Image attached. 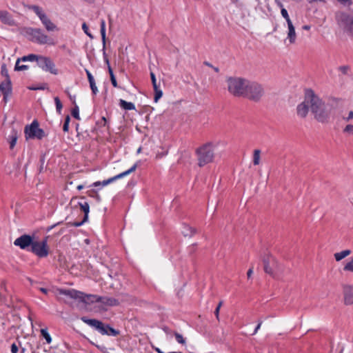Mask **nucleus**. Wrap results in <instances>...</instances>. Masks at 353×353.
Here are the masks:
<instances>
[{
	"label": "nucleus",
	"mask_w": 353,
	"mask_h": 353,
	"mask_svg": "<svg viewBox=\"0 0 353 353\" xmlns=\"http://www.w3.org/2000/svg\"><path fill=\"white\" fill-rule=\"evenodd\" d=\"M263 93L264 91L261 85L254 81H248L244 97H247L254 101H259L263 95Z\"/></svg>",
	"instance_id": "1a4fd4ad"
},
{
	"label": "nucleus",
	"mask_w": 353,
	"mask_h": 353,
	"mask_svg": "<svg viewBox=\"0 0 353 353\" xmlns=\"http://www.w3.org/2000/svg\"><path fill=\"white\" fill-rule=\"evenodd\" d=\"M339 70L343 74H347L350 67L348 65H342L339 68Z\"/></svg>",
	"instance_id": "37998d69"
},
{
	"label": "nucleus",
	"mask_w": 353,
	"mask_h": 353,
	"mask_svg": "<svg viewBox=\"0 0 353 353\" xmlns=\"http://www.w3.org/2000/svg\"><path fill=\"white\" fill-rule=\"evenodd\" d=\"M37 64L45 72H48L54 75L59 74V70L56 68L53 61L48 57L39 55Z\"/></svg>",
	"instance_id": "9b49d317"
},
{
	"label": "nucleus",
	"mask_w": 353,
	"mask_h": 353,
	"mask_svg": "<svg viewBox=\"0 0 353 353\" xmlns=\"http://www.w3.org/2000/svg\"><path fill=\"white\" fill-rule=\"evenodd\" d=\"M137 168V164H134L133 166H132L129 170L125 171V172H123L122 173H120L113 177H111L108 179H106V180H104L102 182L101 181H96L94 183H93L92 184L91 186L92 187H98V186H100V185H102V186H105V185H108V184L115 181L117 179H119L123 176H125L127 175H128L129 174L134 172L136 170Z\"/></svg>",
	"instance_id": "ddd939ff"
},
{
	"label": "nucleus",
	"mask_w": 353,
	"mask_h": 353,
	"mask_svg": "<svg viewBox=\"0 0 353 353\" xmlns=\"http://www.w3.org/2000/svg\"><path fill=\"white\" fill-rule=\"evenodd\" d=\"M83 188V185H79L77 186V190H82Z\"/></svg>",
	"instance_id": "e2e57ef3"
},
{
	"label": "nucleus",
	"mask_w": 353,
	"mask_h": 353,
	"mask_svg": "<svg viewBox=\"0 0 353 353\" xmlns=\"http://www.w3.org/2000/svg\"><path fill=\"white\" fill-rule=\"evenodd\" d=\"M34 238L28 234H23L16 239L14 245L19 246L22 250H28L31 248Z\"/></svg>",
	"instance_id": "2eb2a0df"
},
{
	"label": "nucleus",
	"mask_w": 353,
	"mask_h": 353,
	"mask_svg": "<svg viewBox=\"0 0 353 353\" xmlns=\"http://www.w3.org/2000/svg\"><path fill=\"white\" fill-rule=\"evenodd\" d=\"M288 25V31H287V37L286 41H288L289 44H294L296 41L297 35L296 33L294 26L293 25L292 21H288L287 23Z\"/></svg>",
	"instance_id": "a211bd4d"
},
{
	"label": "nucleus",
	"mask_w": 353,
	"mask_h": 353,
	"mask_svg": "<svg viewBox=\"0 0 353 353\" xmlns=\"http://www.w3.org/2000/svg\"><path fill=\"white\" fill-rule=\"evenodd\" d=\"M344 270L353 272V256L352 257L351 260L345 265Z\"/></svg>",
	"instance_id": "4c0bfd02"
},
{
	"label": "nucleus",
	"mask_w": 353,
	"mask_h": 353,
	"mask_svg": "<svg viewBox=\"0 0 353 353\" xmlns=\"http://www.w3.org/2000/svg\"><path fill=\"white\" fill-rule=\"evenodd\" d=\"M261 324H262V321H259L258 325H256V328H255V330H254V332L252 334V335H254V334H256L257 333L258 330L260 329V327L261 326Z\"/></svg>",
	"instance_id": "8fccbe9b"
},
{
	"label": "nucleus",
	"mask_w": 353,
	"mask_h": 353,
	"mask_svg": "<svg viewBox=\"0 0 353 353\" xmlns=\"http://www.w3.org/2000/svg\"><path fill=\"white\" fill-rule=\"evenodd\" d=\"M337 23L345 30H353V17L345 14L339 13L336 15Z\"/></svg>",
	"instance_id": "4468645a"
},
{
	"label": "nucleus",
	"mask_w": 353,
	"mask_h": 353,
	"mask_svg": "<svg viewBox=\"0 0 353 353\" xmlns=\"http://www.w3.org/2000/svg\"><path fill=\"white\" fill-rule=\"evenodd\" d=\"M70 121V117L69 115H67L65 119V121H64L63 126V130L65 132H68Z\"/></svg>",
	"instance_id": "c9c22d12"
},
{
	"label": "nucleus",
	"mask_w": 353,
	"mask_h": 353,
	"mask_svg": "<svg viewBox=\"0 0 353 353\" xmlns=\"http://www.w3.org/2000/svg\"><path fill=\"white\" fill-rule=\"evenodd\" d=\"M215 148L216 144L212 142H208L196 150L199 167H203L213 161Z\"/></svg>",
	"instance_id": "7ed1b4c3"
},
{
	"label": "nucleus",
	"mask_w": 353,
	"mask_h": 353,
	"mask_svg": "<svg viewBox=\"0 0 353 353\" xmlns=\"http://www.w3.org/2000/svg\"><path fill=\"white\" fill-rule=\"evenodd\" d=\"M81 320L89 326L94 328L102 335L117 336L119 334V330H115L108 324H104L99 320L88 319L86 316H82Z\"/></svg>",
	"instance_id": "20e7f679"
},
{
	"label": "nucleus",
	"mask_w": 353,
	"mask_h": 353,
	"mask_svg": "<svg viewBox=\"0 0 353 353\" xmlns=\"http://www.w3.org/2000/svg\"><path fill=\"white\" fill-rule=\"evenodd\" d=\"M58 292L59 294L65 295L74 299H78L85 303H88L89 301H96L108 306H116L119 304V301L114 298L87 295L74 289H59Z\"/></svg>",
	"instance_id": "f257e3e1"
},
{
	"label": "nucleus",
	"mask_w": 353,
	"mask_h": 353,
	"mask_svg": "<svg viewBox=\"0 0 353 353\" xmlns=\"http://www.w3.org/2000/svg\"><path fill=\"white\" fill-rule=\"evenodd\" d=\"M212 69L214 70V72H219V68H217V67L212 66Z\"/></svg>",
	"instance_id": "bf43d9fd"
},
{
	"label": "nucleus",
	"mask_w": 353,
	"mask_h": 353,
	"mask_svg": "<svg viewBox=\"0 0 353 353\" xmlns=\"http://www.w3.org/2000/svg\"><path fill=\"white\" fill-rule=\"evenodd\" d=\"M41 334L43 336V337L46 339V343L48 344H50L52 342V338L49 333L48 332L47 329H41Z\"/></svg>",
	"instance_id": "c756f323"
},
{
	"label": "nucleus",
	"mask_w": 353,
	"mask_h": 353,
	"mask_svg": "<svg viewBox=\"0 0 353 353\" xmlns=\"http://www.w3.org/2000/svg\"><path fill=\"white\" fill-rule=\"evenodd\" d=\"M89 83H90V88L92 90V94H94V95L97 94L98 93L99 90H98V88H97V87L96 85L95 80L93 81L92 82V81L89 82Z\"/></svg>",
	"instance_id": "ea45409f"
},
{
	"label": "nucleus",
	"mask_w": 353,
	"mask_h": 353,
	"mask_svg": "<svg viewBox=\"0 0 353 353\" xmlns=\"http://www.w3.org/2000/svg\"><path fill=\"white\" fill-rule=\"evenodd\" d=\"M54 102L56 105L57 111L60 114L63 108V105L58 97H54Z\"/></svg>",
	"instance_id": "72a5a7b5"
},
{
	"label": "nucleus",
	"mask_w": 353,
	"mask_h": 353,
	"mask_svg": "<svg viewBox=\"0 0 353 353\" xmlns=\"http://www.w3.org/2000/svg\"><path fill=\"white\" fill-rule=\"evenodd\" d=\"M73 105H74V108L72 110V115L76 119L80 120L79 107L76 103V101H74V100L73 101Z\"/></svg>",
	"instance_id": "c85d7f7f"
},
{
	"label": "nucleus",
	"mask_w": 353,
	"mask_h": 353,
	"mask_svg": "<svg viewBox=\"0 0 353 353\" xmlns=\"http://www.w3.org/2000/svg\"><path fill=\"white\" fill-rule=\"evenodd\" d=\"M0 21L6 25L12 26L14 24V21L11 14L6 10H0Z\"/></svg>",
	"instance_id": "aec40b11"
},
{
	"label": "nucleus",
	"mask_w": 353,
	"mask_h": 353,
	"mask_svg": "<svg viewBox=\"0 0 353 353\" xmlns=\"http://www.w3.org/2000/svg\"><path fill=\"white\" fill-rule=\"evenodd\" d=\"M343 300L345 305H353V285H343Z\"/></svg>",
	"instance_id": "f3484780"
},
{
	"label": "nucleus",
	"mask_w": 353,
	"mask_h": 353,
	"mask_svg": "<svg viewBox=\"0 0 353 353\" xmlns=\"http://www.w3.org/2000/svg\"><path fill=\"white\" fill-rule=\"evenodd\" d=\"M79 205L80 206L81 210L84 212V221H87L88 218V213L90 212V206L88 203L87 202H79Z\"/></svg>",
	"instance_id": "393cba45"
},
{
	"label": "nucleus",
	"mask_w": 353,
	"mask_h": 353,
	"mask_svg": "<svg viewBox=\"0 0 353 353\" xmlns=\"http://www.w3.org/2000/svg\"><path fill=\"white\" fill-rule=\"evenodd\" d=\"M222 305H223V301H221L219 303V304H218L217 307H219V308L220 309V308H221V307L222 306Z\"/></svg>",
	"instance_id": "0e129e2a"
},
{
	"label": "nucleus",
	"mask_w": 353,
	"mask_h": 353,
	"mask_svg": "<svg viewBox=\"0 0 353 353\" xmlns=\"http://www.w3.org/2000/svg\"><path fill=\"white\" fill-rule=\"evenodd\" d=\"M48 236H46L41 241L34 240L32 242L31 248L28 249L39 258H45L49 254V246L48 245Z\"/></svg>",
	"instance_id": "9d476101"
},
{
	"label": "nucleus",
	"mask_w": 353,
	"mask_h": 353,
	"mask_svg": "<svg viewBox=\"0 0 353 353\" xmlns=\"http://www.w3.org/2000/svg\"><path fill=\"white\" fill-rule=\"evenodd\" d=\"M204 64L208 65V66H209V67H210V68H212V66H213L212 64H210L209 62H207V61H205Z\"/></svg>",
	"instance_id": "052dcab7"
},
{
	"label": "nucleus",
	"mask_w": 353,
	"mask_h": 353,
	"mask_svg": "<svg viewBox=\"0 0 353 353\" xmlns=\"http://www.w3.org/2000/svg\"><path fill=\"white\" fill-rule=\"evenodd\" d=\"M32 10L37 14V15L39 17L40 20H41V18L43 19V16H46V14H44L41 11V9L39 6H33Z\"/></svg>",
	"instance_id": "473e14b6"
},
{
	"label": "nucleus",
	"mask_w": 353,
	"mask_h": 353,
	"mask_svg": "<svg viewBox=\"0 0 353 353\" xmlns=\"http://www.w3.org/2000/svg\"><path fill=\"white\" fill-rule=\"evenodd\" d=\"M281 14L282 17L285 19L287 23L288 21H292V20L290 19V16L288 13V11L285 8H282V9L281 10Z\"/></svg>",
	"instance_id": "e433bc0d"
},
{
	"label": "nucleus",
	"mask_w": 353,
	"mask_h": 353,
	"mask_svg": "<svg viewBox=\"0 0 353 353\" xmlns=\"http://www.w3.org/2000/svg\"><path fill=\"white\" fill-rule=\"evenodd\" d=\"M21 61L19 60V59L17 60L16 61V64H15V67H14V70H17V71H22V70H26L27 69H28V65H20V62Z\"/></svg>",
	"instance_id": "7c9ffc66"
},
{
	"label": "nucleus",
	"mask_w": 353,
	"mask_h": 353,
	"mask_svg": "<svg viewBox=\"0 0 353 353\" xmlns=\"http://www.w3.org/2000/svg\"><path fill=\"white\" fill-rule=\"evenodd\" d=\"M141 148H139L138 149V150H137V152H138V153H140V152H141Z\"/></svg>",
	"instance_id": "338daca9"
},
{
	"label": "nucleus",
	"mask_w": 353,
	"mask_h": 353,
	"mask_svg": "<svg viewBox=\"0 0 353 353\" xmlns=\"http://www.w3.org/2000/svg\"><path fill=\"white\" fill-rule=\"evenodd\" d=\"M303 29L305 30H309L310 29V26L309 25H305L303 26Z\"/></svg>",
	"instance_id": "4d7b16f0"
},
{
	"label": "nucleus",
	"mask_w": 353,
	"mask_h": 353,
	"mask_svg": "<svg viewBox=\"0 0 353 353\" xmlns=\"http://www.w3.org/2000/svg\"><path fill=\"white\" fill-rule=\"evenodd\" d=\"M100 25H101L100 32H101L102 43H103V50H103V59L108 66V72L110 74L111 83L114 88H117L118 87L117 81L116 80L115 76L113 73L112 69L110 64L109 59H108L107 54L105 52L106 36H105V22L104 19L101 20Z\"/></svg>",
	"instance_id": "6e6552de"
},
{
	"label": "nucleus",
	"mask_w": 353,
	"mask_h": 353,
	"mask_svg": "<svg viewBox=\"0 0 353 353\" xmlns=\"http://www.w3.org/2000/svg\"><path fill=\"white\" fill-rule=\"evenodd\" d=\"M39 57V55H37L35 54H30L28 55L23 56L21 58H19V59L22 61L23 62H26V61H36V62H37Z\"/></svg>",
	"instance_id": "bb28decb"
},
{
	"label": "nucleus",
	"mask_w": 353,
	"mask_h": 353,
	"mask_svg": "<svg viewBox=\"0 0 353 353\" xmlns=\"http://www.w3.org/2000/svg\"><path fill=\"white\" fill-rule=\"evenodd\" d=\"M40 291L42 292L44 294H47V292H48V290L46 289V288H40Z\"/></svg>",
	"instance_id": "13d9d810"
},
{
	"label": "nucleus",
	"mask_w": 353,
	"mask_h": 353,
	"mask_svg": "<svg viewBox=\"0 0 353 353\" xmlns=\"http://www.w3.org/2000/svg\"><path fill=\"white\" fill-rule=\"evenodd\" d=\"M1 73L3 76L6 77V79H10L6 65H3L1 66Z\"/></svg>",
	"instance_id": "79ce46f5"
},
{
	"label": "nucleus",
	"mask_w": 353,
	"mask_h": 353,
	"mask_svg": "<svg viewBox=\"0 0 353 353\" xmlns=\"http://www.w3.org/2000/svg\"><path fill=\"white\" fill-rule=\"evenodd\" d=\"M261 160V150L256 149L253 152V164L258 165L260 163Z\"/></svg>",
	"instance_id": "cd10ccee"
},
{
	"label": "nucleus",
	"mask_w": 353,
	"mask_h": 353,
	"mask_svg": "<svg viewBox=\"0 0 353 353\" xmlns=\"http://www.w3.org/2000/svg\"><path fill=\"white\" fill-rule=\"evenodd\" d=\"M25 134L26 139L37 138L41 139L44 137V132L42 129L39 128L37 121L34 120L29 126L25 128Z\"/></svg>",
	"instance_id": "f8f14e48"
},
{
	"label": "nucleus",
	"mask_w": 353,
	"mask_h": 353,
	"mask_svg": "<svg viewBox=\"0 0 353 353\" xmlns=\"http://www.w3.org/2000/svg\"><path fill=\"white\" fill-rule=\"evenodd\" d=\"M309 108H310V102L307 90L305 93L304 101L297 105L296 113L298 116L301 118H305L309 112Z\"/></svg>",
	"instance_id": "dca6fc26"
},
{
	"label": "nucleus",
	"mask_w": 353,
	"mask_h": 353,
	"mask_svg": "<svg viewBox=\"0 0 353 353\" xmlns=\"http://www.w3.org/2000/svg\"><path fill=\"white\" fill-rule=\"evenodd\" d=\"M82 29L83 30V32L91 39L93 38L92 35L91 34V33L89 32L88 30V27L87 26V24L85 23H83L82 24Z\"/></svg>",
	"instance_id": "a18cd8bd"
},
{
	"label": "nucleus",
	"mask_w": 353,
	"mask_h": 353,
	"mask_svg": "<svg viewBox=\"0 0 353 353\" xmlns=\"http://www.w3.org/2000/svg\"><path fill=\"white\" fill-rule=\"evenodd\" d=\"M18 139V133L16 130H12L11 134L8 136V140L10 141V148L13 149L15 146L17 140Z\"/></svg>",
	"instance_id": "4be33fe9"
},
{
	"label": "nucleus",
	"mask_w": 353,
	"mask_h": 353,
	"mask_svg": "<svg viewBox=\"0 0 353 353\" xmlns=\"http://www.w3.org/2000/svg\"><path fill=\"white\" fill-rule=\"evenodd\" d=\"M219 310H220V309L219 308V307H216V308L215 309V311H214V314H215L217 320H219Z\"/></svg>",
	"instance_id": "3c124183"
},
{
	"label": "nucleus",
	"mask_w": 353,
	"mask_h": 353,
	"mask_svg": "<svg viewBox=\"0 0 353 353\" xmlns=\"http://www.w3.org/2000/svg\"><path fill=\"white\" fill-rule=\"evenodd\" d=\"M41 21L44 26L46 30L48 32L58 31L59 28L57 26L52 22V21L46 16H43V19L41 18Z\"/></svg>",
	"instance_id": "412c9836"
},
{
	"label": "nucleus",
	"mask_w": 353,
	"mask_h": 353,
	"mask_svg": "<svg viewBox=\"0 0 353 353\" xmlns=\"http://www.w3.org/2000/svg\"><path fill=\"white\" fill-rule=\"evenodd\" d=\"M31 90H37L38 88H30Z\"/></svg>",
	"instance_id": "774afa93"
},
{
	"label": "nucleus",
	"mask_w": 353,
	"mask_h": 353,
	"mask_svg": "<svg viewBox=\"0 0 353 353\" xmlns=\"http://www.w3.org/2000/svg\"><path fill=\"white\" fill-rule=\"evenodd\" d=\"M352 119H353V112L352 111H350L349 112V114H348V117L347 118H345V119L347 121H349L350 120H351Z\"/></svg>",
	"instance_id": "603ef678"
},
{
	"label": "nucleus",
	"mask_w": 353,
	"mask_h": 353,
	"mask_svg": "<svg viewBox=\"0 0 353 353\" xmlns=\"http://www.w3.org/2000/svg\"><path fill=\"white\" fill-rule=\"evenodd\" d=\"M154 102H157L159 99L162 97L163 95V92L162 90L159 88H157V89H154Z\"/></svg>",
	"instance_id": "2f4dec72"
},
{
	"label": "nucleus",
	"mask_w": 353,
	"mask_h": 353,
	"mask_svg": "<svg viewBox=\"0 0 353 353\" xmlns=\"http://www.w3.org/2000/svg\"><path fill=\"white\" fill-rule=\"evenodd\" d=\"M18 350H19V348L17 347V345H16V343H12L11 345V352L12 353H17L18 352Z\"/></svg>",
	"instance_id": "09e8293b"
},
{
	"label": "nucleus",
	"mask_w": 353,
	"mask_h": 353,
	"mask_svg": "<svg viewBox=\"0 0 353 353\" xmlns=\"http://www.w3.org/2000/svg\"><path fill=\"white\" fill-rule=\"evenodd\" d=\"M86 221H84V219H83L82 221L81 222H73V223H68V225H70V226H74V227H79L81 226V225H83V223L84 222H85Z\"/></svg>",
	"instance_id": "de8ad7c7"
},
{
	"label": "nucleus",
	"mask_w": 353,
	"mask_h": 353,
	"mask_svg": "<svg viewBox=\"0 0 353 353\" xmlns=\"http://www.w3.org/2000/svg\"><path fill=\"white\" fill-rule=\"evenodd\" d=\"M232 1L234 3L237 4V3L239 2V0H232Z\"/></svg>",
	"instance_id": "69168bd1"
},
{
	"label": "nucleus",
	"mask_w": 353,
	"mask_h": 353,
	"mask_svg": "<svg viewBox=\"0 0 353 353\" xmlns=\"http://www.w3.org/2000/svg\"><path fill=\"white\" fill-rule=\"evenodd\" d=\"M26 34L29 37V39L39 45L54 46L55 41L48 37L41 29L29 28L26 31Z\"/></svg>",
	"instance_id": "423d86ee"
},
{
	"label": "nucleus",
	"mask_w": 353,
	"mask_h": 353,
	"mask_svg": "<svg viewBox=\"0 0 353 353\" xmlns=\"http://www.w3.org/2000/svg\"><path fill=\"white\" fill-rule=\"evenodd\" d=\"M263 263L265 272L270 274L273 278H277L279 274L283 272L282 265L270 254H268L263 257Z\"/></svg>",
	"instance_id": "0eeeda50"
},
{
	"label": "nucleus",
	"mask_w": 353,
	"mask_h": 353,
	"mask_svg": "<svg viewBox=\"0 0 353 353\" xmlns=\"http://www.w3.org/2000/svg\"><path fill=\"white\" fill-rule=\"evenodd\" d=\"M174 334L175 336L176 341L179 343L182 344V345L185 344V339L183 337V336L181 334H179L178 332H174Z\"/></svg>",
	"instance_id": "f704fd0d"
},
{
	"label": "nucleus",
	"mask_w": 353,
	"mask_h": 353,
	"mask_svg": "<svg viewBox=\"0 0 353 353\" xmlns=\"http://www.w3.org/2000/svg\"><path fill=\"white\" fill-rule=\"evenodd\" d=\"M343 132L353 134V125H347L343 129Z\"/></svg>",
	"instance_id": "c03bdc74"
},
{
	"label": "nucleus",
	"mask_w": 353,
	"mask_h": 353,
	"mask_svg": "<svg viewBox=\"0 0 353 353\" xmlns=\"http://www.w3.org/2000/svg\"><path fill=\"white\" fill-rule=\"evenodd\" d=\"M351 254L350 250H345L340 252H336L334 254V258L337 261H339L346 256H349Z\"/></svg>",
	"instance_id": "a878e982"
},
{
	"label": "nucleus",
	"mask_w": 353,
	"mask_h": 353,
	"mask_svg": "<svg viewBox=\"0 0 353 353\" xmlns=\"http://www.w3.org/2000/svg\"><path fill=\"white\" fill-rule=\"evenodd\" d=\"M69 97H70V99L72 101V103H73L74 100L75 101V96L72 97L70 94H69Z\"/></svg>",
	"instance_id": "680f3d73"
},
{
	"label": "nucleus",
	"mask_w": 353,
	"mask_h": 353,
	"mask_svg": "<svg viewBox=\"0 0 353 353\" xmlns=\"http://www.w3.org/2000/svg\"><path fill=\"white\" fill-rule=\"evenodd\" d=\"M120 107L125 110H135V105L132 102H128L123 99L119 100Z\"/></svg>",
	"instance_id": "5701e85b"
},
{
	"label": "nucleus",
	"mask_w": 353,
	"mask_h": 353,
	"mask_svg": "<svg viewBox=\"0 0 353 353\" xmlns=\"http://www.w3.org/2000/svg\"><path fill=\"white\" fill-rule=\"evenodd\" d=\"M0 91L3 94V100L7 101V98L12 92V85L10 79H5L0 83Z\"/></svg>",
	"instance_id": "6ab92c4d"
},
{
	"label": "nucleus",
	"mask_w": 353,
	"mask_h": 353,
	"mask_svg": "<svg viewBox=\"0 0 353 353\" xmlns=\"http://www.w3.org/2000/svg\"><path fill=\"white\" fill-rule=\"evenodd\" d=\"M150 77H151V81H152L153 88L157 89V88H159V86L157 83V79H156V77H155V74H154V72H150Z\"/></svg>",
	"instance_id": "a19ab883"
},
{
	"label": "nucleus",
	"mask_w": 353,
	"mask_h": 353,
	"mask_svg": "<svg viewBox=\"0 0 353 353\" xmlns=\"http://www.w3.org/2000/svg\"><path fill=\"white\" fill-rule=\"evenodd\" d=\"M248 81L241 77L228 78L227 84L229 92L234 97H244Z\"/></svg>",
	"instance_id": "39448f33"
},
{
	"label": "nucleus",
	"mask_w": 353,
	"mask_h": 353,
	"mask_svg": "<svg viewBox=\"0 0 353 353\" xmlns=\"http://www.w3.org/2000/svg\"><path fill=\"white\" fill-rule=\"evenodd\" d=\"M275 3L279 8H281V10L283 8V3L279 0H275Z\"/></svg>",
	"instance_id": "5fc2aeb1"
},
{
	"label": "nucleus",
	"mask_w": 353,
	"mask_h": 353,
	"mask_svg": "<svg viewBox=\"0 0 353 353\" xmlns=\"http://www.w3.org/2000/svg\"><path fill=\"white\" fill-rule=\"evenodd\" d=\"M308 97L310 102V110L315 119L321 123L328 122L330 118L328 106L312 90H308Z\"/></svg>",
	"instance_id": "f03ea898"
},
{
	"label": "nucleus",
	"mask_w": 353,
	"mask_h": 353,
	"mask_svg": "<svg viewBox=\"0 0 353 353\" xmlns=\"http://www.w3.org/2000/svg\"><path fill=\"white\" fill-rule=\"evenodd\" d=\"M152 348L158 353H163V352H162L159 347H154V346H152Z\"/></svg>",
	"instance_id": "6e6d98bb"
},
{
	"label": "nucleus",
	"mask_w": 353,
	"mask_h": 353,
	"mask_svg": "<svg viewBox=\"0 0 353 353\" xmlns=\"http://www.w3.org/2000/svg\"><path fill=\"white\" fill-rule=\"evenodd\" d=\"M182 234H183L184 236H193L195 232H196V230L195 229L190 227L189 225H184L183 226V229H182V231H181Z\"/></svg>",
	"instance_id": "b1692460"
},
{
	"label": "nucleus",
	"mask_w": 353,
	"mask_h": 353,
	"mask_svg": "<svg viewBox=\"0 0 353 353\" xmlns=\"http://www.w3.org/2000/svg\"><path fill=\"white\" fill-rule=\"evenodd\" d=\"M339 4L344 7H349L352 4V0H336Z\"/></svg>",
	"instance_id": "58836bf2"
},
{
	"label": "nucleus",
	"mask_w": 353,
	"mask_h": 353,
	"mask_svg": "<svg viewBox=\"0 0 353 353\" xmlns=\"http://www.w3.org/2000/svg\"><path fill=\"white\" fill-rule=\"evenodd\" d=\"M85 73L87 74V77H88V81L89 82H91V81L92 82L93 81H94V77L92 76L91 72L88 70H87V69H85Z\"/></svg>",
	"instance_id": "49530a36"
},
{
	"label": "nucleus",
	"mask_w": 353,
	"mask_h": 353,
	"mask_svg": "<svg viewBox=\"0 0 353 353\" xmlns=\"http://www.w3.org/2000/svg\"><path fill=\"white\" fill-rule=\"evenodd\" d=\"M253 273V268H251L248 270V272H247V276L248 278H250L252 274Z\"/></svg>",
	"instance_id": "864d4df0"
}]
</instances>
